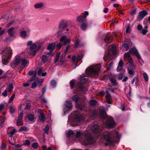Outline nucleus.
<instances>
[{
	"label": "nucleus",
	"instance_id": "f257e3e1",
	"mask_svg": "<svg viewBox=\"0 0 150 150\" xmlns=\"http://www.w3.org/2000/svg\"><path fill=\"white\" fill-rule=\"evenodd\" d=\"M91 129L92 132L94 133H99L100 134H102L104 137L106 142L109 144H113L115 141V137H118V133L116 132H113L107 134H106L105 132H102L104 131L103 129H100L99 127L97 125H94L91 126Z\"/></svg>",
	"mask_w": 150,
	"mask_h": 150
},
{
	"label": "nucleus",
	"instance_id": "f03ea898",
	"mask_svg": "<svg viewBox=\"0 0 150 150\" xmlns=\"http://www.w3.org/2000/svg\"><path fill=\"white\" fill-rule=\"evenodd\" d=\"M84 136L86 140L88 142V144H90L94 142V138L91 136L89 131H85L81 133L77 131L76 134V137L78 138L81 136Z\"/></svg>",
	"mask_w": 150,
	"mask_h": 150
},
{
	"label": "nucleus",
	"instance_id": "7ed1b4c3",
	"mask_svg": "<svg viewBox=\"0 0 150 150\" xmlns=\"http://www.w3.org/2000/svg\"><path fill=\"white\" fill-rule=\"evenodd\" d=\"M100 64L90 67L88 71L87 69L86 70L88 76L94 77L97 76L100 70Z\"/></svg>",
	"mask_w": 150,
	"mask_h": 150
},
{
	"label": "nucleus",
	"instance_id": "20e7f679",
	"mask_svg": "<svg viewBox=\"0 0 150 150\" xmlns=\"http://www.w3.org/2000/svg\"><path fill=\"white\" fill-rule=\"evenodd\" d=\"M2 62L4 64L6 65L8 63V59L12 55V50L10 48H7L2 51Z\"/></svg>",
	"mask_w": 150,
	"mask_h": 150
},
{
	"label": "nucleus",
	"instance_id": "39448f33",
	"mask_svg": "<svg viewBox=\"0 0 150 150\" xmlns=\"http://www.w3.org/2000/svg\"><path fill=\"white\" fill-rule=\"evenodd\" d=\"M79 98L77 95L73 96L71 98L72 100L76 103V108L81 110L85 105L83 102H79Z\"/></svg>",
	"mask_w": 150,
	"mask_h": 150
},
{
	"label": "nucleus",
	"instance_id": "423d86ee",
	"mask_svg": "<svg viewBox=\"0 0 150 150\" xmlns=\"http://www.w3.org/2000/svg\"><path fill=\"white\" fill-rule=\"evenodd\" d=\"M81 82L78 83V87L80 90L82 92H85L87 90L86 88L85 87L83 84L86 82L88 78H86L84 76H81L80 78Z\"/></svg>",
	"mask_w": 150,
	"mask_h": 150
},
{
	"label": "nucleus",
	"instance_id": "0eeeda50",
	"mask_svg": "<svg viewBox=\"0 0 150 150\" xmlns=\"http://www.w3.org/2000/svg\"><path fill=\"white\" fill-rule=\"evenodd\" d=\"M106 125L107 127L112 128L114 127L116 125V122L112 117H109L107 120Z\"/></svg>",
	"mask_w": 150,
	"mask_h": 150
},
{
	"label": "nucleus",
	"instance_id": "6e6552de",
	"mask_svg": "<svg viewBox=\"0 0 150 150\" xmlns=\"http://www.w3.org/2000/svg\"><path fill=\"white\" fill-rule=\"evenodd\" d=\"M37 47V45L36 44H33L29 49L28 53L30 55L34 56L38 51V50L36 49Z\"/></svg>",
	"mask_w": 150,
	"mask_h": 150
},
{
	"label": "nucleus",
	"instance_id": "1a4fd4ad",
	"mask_svg": "<svg viewBox=\"0 0 150 150\" xmlns=\"http://www.w3.org/2000/svg\"><path fill=\"white\" fill-rule=\"evenodd\" d=\"M13 89V85L11 84L9 85L4 91L2 93V95L4 97L6 96L10 92L12 91Z\"/></svg>",
	"mask_w": 150,
	"mask_h": 150
},
{
	"label": "nucleus",
	"instance_id": "9d476101",
	"mask_svg": "<svg viewBox=\"0 0 150 150\" xmlns=\"http://www.w3.org/2000/svg\"><path fill=\"white\" fill-rule=\"evenodd\" d=\"M55 46V43H52L51 44H49L48 47L47 49L49 51V52H47L46 53V54L47 55H50L51 57L53 56V54L52 53V51L54 50Z\"/></svg>",
	"mask_w": 150,
	"mask_h": 150
},
{
	"label": "nucleus",
	"instance_id": "9b49d317",
	"mask_svg": "<svg viewBox=\"0 0 150 150\" xmlns=\"http://www.w3.org/2000/svg\"><path fill=\"white\" fill-rule=\"evenodd\" d=\"M148 26H146L144 27V29L143 28L142 26L140 24H139L137 26V28L138 30L140 31V33L144 35H145L148 32L147 30Z\"/></svg>",
	"mask_w": 150,
	"mask_h": 150
},
{
	"label": "nucleus",
	"instance_id": "f8f14e48",
	"mask_svg": "<svg viewBox=\"0 0 150 150\" xmlns=\"http://www.w3.org/2000/svg\"><path fill=\"white\" fill-rule=\"evenodd\" d=\"M71 41V39L69 38H67L66 36H62L60 39V42L64 45L67 44L69 43Z\"/></svg>",
	"mask_w": 150,
	"mask_h": 150
},
{
	"label": "nucleus",
	"instance_id": "ddd939ff",
	"mask_svg": "<svg viewBox=\"0 0 150 150\" xmlns=\"http://www.w3.org/2000/svg\"><path fill=\"white\" fill-rule=\"evenodd\" d=\"M147 14L148 12L145 10H144L139 12L138 16V20L141 21Z\"/></svg>",
	"mask_w": 150,
	"mask_h": 150
},
{
	"label": "nucleus",
	"instance_id": "4468645a",
	"mask_svg": "<svg viewBox=\"0 0 150 150\" xmlns=\"http://www.w3.org/2000/svg\"><path fill=\"white\" fill-rule=\"evenodd\" d=\"M67 22L65 20H61L59 24V29L63 30L67 26Z\"/></svg>",
	"mask_w": 150,
	"mask_h": 150
},
{
	"label": "nucleus",
	"instance_id": "2eb2a0df",
	"mask_svg": "<svg viewBox=\"0 0 150 150\" xmlns=\"http://www.w3.org/2000/svg\"><path fill=\"white\" fill-rule=\"evenodd\" d=\"M86 17H83L81 16H78L77 18L76 21L78 23V25L83 23L87 21Z\"/></svg>",
	"mask_w": 150,
	"mask_h": 150
},
{
	"label": "nucleus",
	"instance_id": "dca6fc26",
	"mask_svg": "<svg viewBox=\"0 0 150 150\" xmlns=\"http://www.w3.org/2000/svg\"><path fill=\"white\" fill-rule=\"evenodd\" d=\"M129 52L135 55L137 57H138L139 59L141 58L140 54L138 52L137 50L135 48H132L129 50Z\"/></svg>",
	"mask_w": 150,
	"mask_h": 150
},
{
	"label": "nucleus",
	"instance_id": "f3484780",
	"mask_svg": "<svg viewBox=\"0 0 150 150\" xmlns=\"http://www.w3.org/2000/svg\"><path fill=\"white\" fill-rule=\"evenodd\" d=\"M106 98V101L108 104L112 103V98L111 96L108 92H106V94L105 96Z\"/></svg>",
	"mask_w": 150,
	"mask_h": 150
},
{
	"label": "nucleus",
	"instance_id": "a211bd4d",
	"mask_svg": "<svg viewBox=\"0 0 150 150\" xmlns=\"http://www.w3.org/2000/svg\"><path fill=\"white\" fill-rule=\"evenodd\" d=\"M113 39V37L112 35H107L105 38L104 40L106 43H110L111 42Z\"/></svg>",
	"mask_w": 150,
	"mask_h": 150
},
{
	"label": "nucleus",
	"instance_id": "6ab92c4d",
	"mask_svg": "<svg viewBox=\"0 0 150 150\" xmlns=\"http://www.w3.org/2000/svg\"><path fill=\"white\" fill-rule=\"evenodd\" d=\"M21 62L22 66L24 67H27L29 63V61L25 58L21 59Z\"/></svg>",
	"mask_w": 150,
	"mask_h": 150
},
{
	"label": "nucleus",
	"instance_id": "aec40b11",
	"mask_svg": "<svg viewBox=\"0 0 150 150\" xmlns=\"http://www.w3.org/2000/svg\"><path fill=\"white\" fill-rule=\"evenodd\" d=\"M74 118L78 122L82 120L83 118V116L79 114L75 115Z\"/></svg>",
	"mask_w": 150,
	"mask_h": 150
},
{
	"label": "nucleus",
	"instance_id": "412c9836",
	"mask_svg": "<svg viewBox=\"0 0 150 150\" xmlns=\"http://www.w3.org/2000/svg\"><path fill=\"white\" fill-rule=\"evenodd\" d=\"M111 56V54L110 50L107 51L103 57V59L105 61L106 60L109 59Z\"/></svg>",
	"mask_w": 150,
	"mask_h": 150
},
{
	"label": "nucleus",
	"instance_id": "4be33fe9",
	"mask_svg": "<svg viewBox=\"0 0 150 150\" xmlns=\"http://www.w3.org/2000/svg\"><path fill=\"white\" fill-rule=\"evenodd\" d=\"M14 30L15 28L14 27H11L7 30L8 34L11 37H12L13 36Z\"/></svg>",
	"mask_w": 150,
	"mask_h": 150
},
{
	"label": "nucleus",
	"instance_id": "5701e85b",
	"mask_svg": "<svg viewBox=\"0 0 150 150\" xmlns=\"http://www.w3.org/2000/svg\"><path fill=\"white\" fill-rule=\"evenodd\" d=\"M23 113L22 112L20 113L18 116V118L17 120L16 125L17 126H19L21 125V124L19 122L21 121L23 118Z\"/></svg>",
	"mask_w": 150,
	"mask_h": 150
},
{
	"label": "nucleus",
	"instance_id": "b1692460",
	"mask_svg": "<svg viewBox=\"0 0 150 150\" xmlns=\"http://www.w3.org/2000/svg\"><path fill=\"white\" fill-rule=\"evenodd\" d=\"M131 61L128 62L127 64V66L128 69H134V66L133 65L132 59L130 60Z\"/></svg>",
	"mask_w": 150,
	"mask_h": 150
},
{
	"label": "nucleus",
	"instance_id": "393cba45",
	"mask_svg": "<svg viewBox=\"0 0 150 150\" xmlns=\"http://www.w3.org/2000/svg\"><path fill=\"white\" fill-rule=\"evenodd\" d=\"M79 25L82 30L83 31L86 30L88 26V24L87 23V21L83 23L80 24Z\"/></svg>",
	"mask_w": 150,
	"mask_h": 150
},
{
	"label": "nucleus",
	"instance_id": "a878e982",
	"mask_svg": "<svg viewBox=\"0 0 150 150\" xmlns=\"http://www.w3.org/2000/svg\"><path fill=\"white\" fill-rule=\"evenodd\" d=\"M44 5V4L40 2L35 4L34 6V7L35 8H41Z\"/></svg>",
	"mask_w": 150,
	"mask_h": 150
},
{
	"label": "nucleus",
	"instance_id": "bb28decb",
	"mask_svg": "<svg viewBox=\"0 0 150 150\" xmlns=\"http://www.w3.org/2000/svg\"><path fill=\"white\" fill-rule=\"evenodd\" d=\"M20 36L23 38H25L28 36V34H27L25 31H22L20 33Z\"/></svg>",
	"mask_w": 150,
	"mask_h": 150
},
{
	"label": "nucleus",
	"instance_id": "cd10ccee",
	"mask_svg": "<svg viewBox=\"0 0 150 150\" xmlns=\"http://www.w3.org/2000/svg\"><path fill=\"white\" fill-rule=\"evenodd\" d=\"M106 112L103 110H101L100 111V117L103 118H105L106 116Z\"/></svg>",
	"mask_w": 150,
	"mask_h": 150
},
{
	"label": "nucleus",
	"instance_id": "c85d7f7f",
	"mask_svg": "<svg viewBox=\"0 0 150 150\" xmlns=\"http://www.w3.org/2000/svg\"><path fill=\"white\" fill-rule=\"evenodd\" d=\"M27 117L28 120L31 121L35 119L34 115L31 114H28Z\"/></svg>",
	"mask_w": 150,
	"mask_h": 150
},
{
	"label": "nucleus",
	"instance_id": "c756f323",
	"mask_svg": "<svg viewBox=\"0 0 150 150\" xmlns=\"http://www.w3.org/2000/svg\"><path fill=\"white\" fill-rule=\"evenodd\" d=\"M48 57L45 55H43L42 56L41 60L43 63H45L48 60Z\"/></svg>",
	"mask_w": 150,
	"mask_h": 150
},
{
	"label": "nucleus",
	"instance_id": "7c9ffc66",
	"mask_svg": "<svg viewBox=\"0 0 150 150\" xmlns=\"http://www.w3.org/2000/svg\"><path fill=\"white\" fill-rule=\"evenodd\" d=\"M67 104L65 105V106L67 108L69 109L72 108V105L70 101H67Z\"/></svg>",
	"mask_w": 150,
	"mask_h": 150
},
{
	"label": "nucleus",
	"instance_id": "2f4dec72",
	"mask_svg": "<svg viewBox=\"0 0 150 150\" xmlns=\"http://www.w3.org/2000/svg\"><path fill=\"white\" fill-rule=\"evenodd\" d=\"M21 57H19L16 58L13 62V64L17 65H18L21 62Z\"/></svg>",
	"mask_w": 150,
	"mask_h": 150
},
{
	"label": "nucleus",
	"instance_id": "473e14b6",
	"mask_svg": "<svg viewBox=\"0 0 150 150\" xmlns=\"http://www.w3.org/2000/svg\"><path fill=\"white\" fill-rule=\"evenodd\" d=\"M69 47V45L67 46L64 52V53L62 54L61 55V57L62 58H63L64 59L66 55L67 54L68 52Z\"/></svg>",
	"mask_w": 150,
	"mask_h": 150
},
{
	"label": "nucleus",
	"instance_id": "72a5a7b5",
	"mask_svg": "<svg viewBox=\"0 0 150 150\" xmlns=\"http://www.w3.org/2000/svg\"><path fill=\"white\" fill-rule=\"evenodd\" d=\"M39 80L38 78H37V80L34 81L32 84L31 88L33 89L35 88L36 87L37 83L39 82Z\"/></svg>",
	"mask_w": 150,
	"mask_h": 150
},
{
	"label": "nucleus",
	"instance_id": "f704fd0d",
	"mask_svg": "<svg viewBox=\"0 0 150 150\" xmlns=\"http://www.w3.org/2000/svg\"><path fill=\"white\" fill-rule=\"evenodd\" d=\"M38 117L39 119L41 121L43 122H44L45 121V116L44 114L40 115Z\"/></svg>",
	"mask_w": 150,
	"mask_h": 150
},
{
	"label": "nucleus",
	"instance_id": "c9c22d12",
	"mask_svg": "<svg viewBox=\"0 0 150 150\" xmlns=\"http://www.w3.org/2000/svg\"><path fill=\"white\" fill-rule=\"evenodd\" d=\"M80 40L79 39H77L74 42V48L75 49L77 48L79 45V42Z\"/></svg>",
	"mask_w": 150,
	"mask_h": 150
},
{
	"label": "nucleus",
	"instance_id": "e433bc0d",
	"mask_svg": "<svg viewBox=\"0 0 150 150\" xmlns=\"http://www.w3.org/2000/svg\"><path fill=\"white\" fill-rule=\"evenodd\" d=\"M10 112L11 114H13L16 111V109L13 106H11L9 108Z\"/></svg>",
	"mask_w": 150,
	"mask_h": 150
},
{
	"label": "nucleus",
	"instance_id": "4c0bfd02",
	"mask_svg": "<svg viewBox=\"0 0 150 150\" xmlns=\"http://www.w3.org/2000/svg\"><path fill=\"white\" fill-rule=\"evenodd\" d=\"M83 56V55L82 53L78 55L76 58L77 61H76V64H77L79 60L82 59Z\"/></svg>",
	"mask_w": 150,
	"mask_h": 150
},
{
	"label": "nucleus",
	"instance_id": "58836bf2",
	"mask_svg": "<svg viewBox=\"0 0 150 150\" xmlns=\"http://www.w3.org/2000/svg\"><path fill=\"white\" fill-rule=\"evenodd\" d=\"M130 53L129 51L125 53L124 55V58H127L129 60L132 59L130 57Z\"/></svg>",
	"mask_w": 150,
	"mask_h": 150
},
{
	"label": "nucleus",
	"instance_id": "ea45409f",
	"mask_svg": "<svg viewBox=\"0 0 150 150\" xmlns=\"http://www.w3.org/2000/svg\"><path fill=\"white\" fill-rule=\"evenodd\" d=\"M49 126L47 125H46L43 129V130L44 131V134H48V131L49 130Z\"/></svg>",
	"mask_w": 150,
	"mask_h": 150
},
{
	"label": "nucleus",
	"instance_id": "a19ab883",
	"mask_svg": "<svg viewBox=\"0 0 150 150\" xmlns=\"http://www.w3.org/2000/svg\"><path fill=\"white\" fill-rule=\"evenodd\" d=\"M41 100V102L44 104H46L47 103V101L46 99L44 98L42 96H41L39 97Z\"/></svg>",
	"mask_w": 150,
	"mask_h": 150
},
{
	"label": "nucleus",
	"instance_id": "79ce46f5",
	"mask_svg": "<svg viewBox=\"0 0 150 150\" xmlns=\"http://www.w3.org/2000/svg\"><path fill=\"white\" fill-rule=\"evenodd\" d=\"M16 129H13L12 130V131L9 132L8 133V135L10 137H12L14 134V133L16 132Z\"/></svg>",
	"mask_w": 150,
	"mask_h": 150
},
{
	"label": "nucleus",
	"instance_id": "37998d69",
	"mask_svg": "<svg viewBox=\"0 0 150 150\" xmlns=\"http://www.w3.org/2000/svg\"><path fill=\"white\" fill-rule=\"evenodd\" d=\"M143 76L144 79L146 81L149 80V77L147 74L145 72L144 73Z\"/></svg>",
	"mask_w": 150,
	"mask_h": 150
},
{
	"label": "nucleus",
	"instance_id": "c03bdc74",
	"mask_svg": "<svg viewBox=\"0 0 150 150\" xmlns=\"http://www.w3.org/2000/svg\"><path fill=\"white\" fill-rule=\"evenodd\" d=\"M97 102L94 100H91L90 101V104L91 106H93L95 105Z\"/></svg>",
	"mask_w": 150,
	"mask_h": 150
},
{
	"label": "nucleus",
	"instance_id": "a18cd8bd",
	"mask_svg": "<svg viewBox=\"0 0 150 150\" xmlns=\"http://www.w3.org/2000/svg\"><path fill=\"white\" fill-rule=\"evenodd\" d=\"M31 146L33 148L36 149L38 147L39 144L37 142H34L32 144Z\"/></svg>",
	"mask_w": 150,
	"mask_h": 150
},
{
	"label": "nucleus",
	"instance_id": "49530a36",
	"mask_svg": "<svg viewBox=\"0 0 150 150\" xmlns=\"http://www.w3.org/2000/svg\"><path fill=\"white\" fill-rule=\"evenodd\" d=\"M133 69H128L129 74L130 75H132L133 76L134 75V71Z\"/></svg>",
	"mask_w": 150,
	"mask_h": 150
},
{
	"label": "nucleus",
	"instance_id": "de8ad7c7",
	"mask_svg": "<svg viewBox=\"0 0 150 150\" xmlns=\"http://www.w3.org/2000/svg\"><path fill=\"white\" fill-rule=\"evenodd\" d=\"M74 132L72 130H70L66 134V136L67 137H69L71 135L73 134Z\"/></svg>",
	"mask_w": 150,
	"mask_h": 150
},
{
	"label": "nucleus",
	"instance_id": "09e8293b",
	"mask_svg": "<svg viewBox=\"0 0 150 150\" xmlns=\"http://www.w3.org/2000/svg\"><path fill=\"white\" fill-rule=\"evenodd\" d=\"M124 76L125 75L123 73H120L118 75V79L119 80L122 79Z\"/></svg>",
	"mask_w": 150,
	"mask_h": 150
},
{
	"label": "nucleus",
	"instance_id": "8fccbe9b",
	"mask_svg": "<svg viewBox=\"0 0 150 150\" xmlns=\"http://www.w3.org/2000/svg\"><path fill=\"white\" fill-rule=\"evenodd\" d=\"M0 149L1 150H6V146L5 144L2 143L0 147Z\"/></svg>",
	"mask_w": 150,
	"mask_h": 150
},
{
	"label": "nucleus",
	"instance_id": "3c124183",
	"mask_svg": "<svg viewBox=\"0 0 150 150\" xmlns=\"http://www.w3.org/2000/svg\"><path fill=\"white\" fill-rule=\"evenodd\" d=\"M28 129H27V127L25 126H23L20 127L19 129V130L20 131H26L28 130Z\"/></svg>",
	"mask_w": 150,
	"mask_h": 150
},
{
	"label": "nucleus",
	"instance_id": "603ef678",
	"mask_svg": "<svg viewBox=\"0 0 150 150\" xmlns=\"http://www.w3.org/2000/svg\"><path fill=\"white\" fill-rule=\"evenodd\" d=\"M15 97V94H13L9 98L8 101V103H11L13 100L14 98Z\"/></svg>",
	"mask_w": 150,
	"mask_h": 150
},
{
	"label": "nucleus",
	"instance_id": "864d4df0",
	"mask_svg": "<svg viewBox=\"0 0 150 150\" xmlns=\"http://www.w3.org/2000/svg\"><path fill=\"white\" fill-rule=\"evenodd\" d=\"M113 64V62H111L110 63H108L107 64V68L109 69L110 67H112Z\"/></svg>",
	"mask_w": 150,
	"mask_h": 150
},
{
	"label": "nucleus",
	"instance_id": "5fc2aeb1",
	"mask_svg": "<svg viewBox=\"0 0 150 150\" xmlns=\"http://www.w3.org/2000/svg\"><path fill=\"white\" fill-rule=\"evenodd\" d=\"M36 74L35 73L34 74L33 77L31 78L30 80L29 81V82H31L33 81H35V80H36Z\"/></svg>",
	"mask_w": 150,
	"mask_h": 150
},
{
	"label": "nucleus",
	"instance_id": "6e6d98bb",
	"mask_svg": "<svg viewBox=\"0 0 150 150\" xmlns=\"http://www.w3.org/2000/svg\"><path fill=\"white\" fill-rule=\"evenodd\" d=\"M74 83L75 81L74 80H73L71 81L70 82V86L71 89L73 88L74 84Z\"/></svg>",
	"mask_w": 150,
	"mask_h": 150
},
{
	"label": "nucleus",
	"instance_id": "4d7b16f0",
	"mask_svg": "<svg viewBox=\"0 0 150 150\" xmlns=\"http://www.w3.org/2000/svg\"><path fill=\"white\" fill-rule=\"evenodd\" d=\"M59 30L58 32L57 33V37H59L61 36L62 33L63 32V30L62 29H59Z\"/></svg>",
	"mask_w": 150,
	"mask_h": 150
},
{
	"label": "nucleus",
	"instance_id": "13d9d810",
	"mask_svg": "<svg viewBox=\"0 0 150 150\" xmlns=\"http://www.w3.org/2000/svg\"><path fill=\"white\" fill-rule=\"evenodd\" d=\"M76 58V56L74 55H73L72 57V61L75 62L76 63V65L77 64H76V61H77Z\"/></svg>",
	"mask_w": 150,
	"mask_h": 150
},
{
	"label": "nucleus",
	"instance_id": "bf43d9fd",
	"mask_svg": "<svg viewBox=\"0 0 150 150\" xmlns=\"http://www.w3.org/2000/svg\"><path fill=\"white\" fill-rule=\"evenodd\" d=\"M51 84L53 87H55L56 86V83L54 80H53L51 81Z\"/></svg>",
	"mask_w": 150,
	"mask_h": 150
},
{
	"label": "nucleus",
	"instance_id": "052dcab7",
	"mask_svg": "<svg viewBox=\"0 0 150 150\" xmlns=\"http://www.w3.org/2000/svg\"><path fill=\"white\" fill-rule=\"evenodd\" d=\"M30 82H29V81H28L26 83H23V86L24 87L28 86L30 85V84L29 83Z\"/></svg>",
	"mask_w": 150,
	"mask_h": 150
},
{
	"label": "nucleus",
	"instance_id": "680f3d73",
	"mask_svg": "<svg viewBox=\"0 0 150 150\" xmlns=\"http://www.w3.org/2000/svg\"><path fill=\"white\" fill-rule=\"evenodd\" d=\"M110 80L111 82L114 84H115L116 82V80L115 79L113 78H110Z\"/></svg>",
	"mask_w": 150,
	"mask_h": 150
},
{
	"label": "nucleus",
	"instance_id": "e2e57ef3",
	"mask_svg": "<svg viewBox=\"0 0 150 150\" xmlns=\"http://www.w3.org/2000/svg\"><path fill=\"white\" fill-rule=\"evenodd\" d=\"M136 9H135L132 10L130 12V14L132 16L135 15L136 13Z\"/></svg>",
	"mask_w": 150,
	"mask_h": 150
},
{
	"label": "nucleus",
	"instance_id": "0e129e2a",
	"mask_svg": "<svg viewBox=\"0 0 150 150\" xmlns=\"http://www.w3.org/2000/svg\"><path fill=\"white\" fill-rule=\"evenodd\" d=\"M31 105L30 103H27L26 105V106L25 107V109H29L31 106Z\"/></svg>",
	"mask_w": 150,
	"mask_h": 150
},
{
	"label": "nucleus",
	"instance_id": "69168bd1",
	"mask_svg": "<svg viewBox=\"0 0 150 150\" xmlns=\"http://www.w3.org/2000/svg\"><path fill=\"white\" fill-rule=\"evenodd\" d=\"M123 46L125 48V49L127 50H128L129 49V47L128 45L126 44H124L123 45Z\"/></svg>",
	"mask_w": 150,
	"mask_h": 150
},
{
	"label": "nucleus",
	"instance_id": "338daca9",
	"mask_svg": "<svg viewBox=\"0 0 150 150\" xmlns=\"http://www.w3.org/2000/svg\"><path fill=\"white\" fill-rule=\"evenodd\" d=\"M137 58L138 59V60L139 61V63H140V64L141 65H142L143 64V63H144V62L143 61L141 57L140 59H139L138 57H137Z\"/></svg>",
	"mask_w": 150,
	"mask_h": 150
},
{
	"label": "nucleus",
	"instance_id": "774afa93",
	"mask_svg": "<svg viewBox=\"0 0 150 150\" xmlns=\"http://www.w3.org/2000/svg\"><path fill=\"white\" fill-rule=\"evenodd\" d=\"M42 68H40L39 69L37 73L38 75V76L40 75L42 72Z\"/></svg>",
	"mask_w": 150,
	"mask_h": 150
}]
</instances>
